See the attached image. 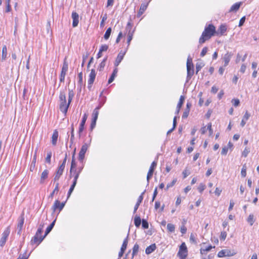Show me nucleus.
I'll list each match as a JSON object with an SVG mask.
<instances>
[{
  "mask_svg": "<svg viewBox=\"0 0 259 259\" xmlns=\"http://www.w3.org/2000/svg\"><path fill=\"white\" fill-rule=\"evenodd\" d=\"M216 32L215 27L212 24L205 26L201 37L199 38V44L204 43L205 41L209 39L212 36L214 35Z\"/></svg>",
  "mask_w": 259,
  "mask_h": 259,
  "instance_id": "f257e3e1",
  "label": "nucleus"
},
{
  "mask_svg": "<svg viewBox=\"0 0 259 259\" xmlns=\"http://www.w3.org/2000/svg\"><path fill=\"white\" fill-rule=\"evenodd\" d=\"M43 229L41 227H39L35 234V235L32 237L31 240V244H36L37 245L39 244L44 239V238L46 237L45 234L44 236H41V234L42 233Z\"/></svg>",
  "mask_w": 259,
  "mask_h": 259,
  "instance_id": "f03ea898",
  "label": "nucleus"
},
{
  "mask_svg": "<svg viewBox=\"0 0 259 259\" xmlns=\"http://www.w3.org/2000/svg\"><path fill=\"white\" fill-rule=\"evenodd\" d=\"M188 255V249L185 242H183L180 246L177 256L180 259H185Z\"/></svg>",
  "mask_w": 259,
  "mask_h": 259,
  "instance_id": "7ed1b4c3",
  "label": "nucleus"
},
{
  "mask_svg": "<svg viewBox=\"0 0 259 259\" xmlns=\"http://www.w3.org/2000/svg\"><path fill=\"white\" fill-rule=\"evenodd\" d=\"M157 165V162L154 161L152 162L147 176V185H149V181L152 178L154 169Z\"/></svg>",
  "mask_w": 259,
  "mask_h": 259,
  "instance_id": "20e7f679",
  "label": "nucleus"
},
{
  "mask_svg": "<svg viewBox=\"0 0 259 259\" xmlns=\"http://www.w3.org/2000/svg\"><path fill=\"white\" fill-rule=\"evenodd\" d=\"M66 202V201L60 202V201L58 200H55L54 205L52 206V207L53 211L54 212L57 209H59V211H61L63 209L65 205Z\"/></svg>",
  "mask_w": 259,
  "mask_h": 259,
  "instance_id": "39448f33",
  "label": "nucleus"
},
{
  "mask_svg": "<svg viewBox=\"0 0 259 259\" xmlns=\"http://www.w3.org/2000/svg\"><path fill=\"white\" fill-rule=\"evenodd\" d=\"M71 103H69V101H68V103H67L66 101L60 102L59 104V109L60 110L64 113L65 115L66 114L68 109L70 106Z\"/></svg>",
  "mask_w": 259,
  "mask_h": 259,
  "instance_id": "423d86ee",
  "label": "nucleus"
},
{
  "mask_svg": "<svg viewBox=\"0 0 259 259\" xmlns=\"http://www.w3.org/2000/svg\"><path fill=\"white\" fill-rule=\"evenodd\" d=\"M88 145L87 143H84L82 146L81 149L79 152L78 160L80 162H82L84 158L85 154L88 148Z\"/></svg>",
  "mask_w": 259,
  "mask_h": 259,
  "instance_id": "0eeeda50",
  "label": "nucleus"
},
{
  "mask_svg": "<svg viewBox=\"0 0 259 259\" xmlns=\"http://www.w3.org/2000/svg\"><path fill=\"white\" fill-rule=\"evenodd\" d=\"M68 63L65 61L64 62L61 71V74L60 75V81L61 82H64L65 80V76L66 75V72L68 70Z\"/></svg>",
  "mask_w": 259,
  "mask_h": 259,
  "instance_id": "6e6552de",
  "label": "nucleus"
},
{
  "mask_svg": "<svg viewBox=\"0 0 259 259\" xmlns=\"http://www.w3.org/2000/svg\"><path fill=\"white\" fill-rule=\"evenodd\" d=\"M87 118H88L87 114L84 113L83 115L81 122L79 124V130H78V137L79 138L81 137V134L82 132L84 130V125H85V123L87 121Z\"/></svg>",
  "mask_w": 259,
  "mask_h": 259,
  "instance_id": "1a4fd4ad",
  "label": "nucleus"
},
{
  "mask_svg": "<svg viewBox=\"0 0 259 259\" xmlns=\"http://www.w3.org/2000/svg\"><path fill=\"white\" fill-rule=\"evenodd\" d=\"M10 234V231L8 229L5 230L2 234V236L0 239V246L3 247L8 239V237Z\"/></svg>",
  "mask_w": 259,
  "mask_h": 259,
  "instance_id": "9d476101",
  "label": "nucleus"
},
{
  "mask_svg": "<svg viewBox=\"0 0 259 259\" xmlns=\"http://www.w3.org/2000/svg\"><path fill=\"white\" fill-rule=\"evenodd\" d=\"M64 170V168H63L62 166H59L57 170L56 171V172L55 173V177H54V178L53 180L54 182L58 181L59 180L60 177L63 174Z\"/></svg>",
  "mask_w": 259,
  "mask_h": 259,
  "instance_id": "9b49d317",
  "label": "nucleus"
},
{
  "mask_svg": "<svg viewBox=\"0 0 259 259\" xmlns=\"http://www.w3.org/2000/svg\"><path fill=\"white\" fill-rule=\"evenodd\" d=\"M187 81H188L190 80L192 76L194 74V65L193 64L188 65L187 66Z\"/></svg>",
  "mask_w": 259,
  "mask_h": 259,
  "instance_id": "f8f14e48",
  "label": "nucleus"
},
{
  "mask_svg": "<svg viewBox=\"0 0 259 259\" xmlns=\"http://www.w3.org/2000/svg\"><path fill=\"white\" fill-rule=\"evenodd\" d=\"M71 17L73 20L72 27H76L78 25L79 22V15L76 12L73 11L72 13Z\"/></svg>",
  "mask_w": 259,
  "mask_h": 259,
  "instance_id": "ddd939ff",
  "label": "nucleus"
},
{
  "mask_svg": "<svg viewBox=\"0 0 259 259\" xmlns=\"http://www.w3.org/2000/svg\"><path fill=\"white\" fill-rule=\"evenodd\" d=\"M126 51L122 53L121 51L119 52V53L118 54L116 60L114 62V66L115 67H117L120 63L121 62V61L123 60L124 56L125 54Z\"/></svg>",
  "mask_w": 259,
  "mask_h": 259,
  "instance_id": "4468645a",
  "label": "nucleus"
},
{
  "mask_svg": "<svg viewBox=\"0 0 259 259\" xmlns=\"http://www.w3.org/2000/svg\"><path fill=\"white\" fill-rule=\"evenodd\" d=\"M232 56V54H231V53L228 52L224 55L223 58V61L224 62V67H226L229 64V63L230 61Z\"/></svg>",
  "mask_w": 259,
  "mask_h": 259,
  "instance_id": "2eb2a0df",
  "label": "nucleus"
},
{
  "mask_svg": "<svg viewBox=\"0 0 259 259\" xmlns=\"http://www.w3.org/2000/svg\"><path fill=\"white\" fill-rule=\"evenodd\" d=\"M146 192V190H144V192H143L139 196L138 201L136 203V204L135 205L134 209V213H136V211L138 209L139 205H140L141 203L142 202L143 199V195L144 194L145 192Z\"/></svg>",
  "mask_w": 259,
  "mask_h": 259,
  "instance_id": "dca6fc26",
  "label": "nucleus"
},
{
  "mask_svg": "<svg viewBox=\"0 0 259 259\" xmlns=\"http://www.w3.org/2000/svg\"><path fill=\"white\" fill-rule=\"evenodd\" d=\"M78 81L77 84V90L79 93L81 92L82 85H83L82 72H80L78 74Z\"/></svg>",
  "mask_w": 259,
  "mask_h": 259,
  "instance_id": "f3484780",
  "label": "nucleus"
},
{
  "mask_svg": "<svg viewBox=\"0 0 259 259\" xmlns=\"http://www.w3.org/2000/svg\"><path fill=\"white\" fill-rule=\"evenodd\" d=\"M227 30V26L226 25L222 24L220 25L218 30L217 31L216 34L223 35Z\"/></svg>",
  "mask_w": 259,
  "mask_h": 259,
  "instance_id": "a211bd4d",
  "label": "nucleus"
},
{
  "mask_svg": "<svg viewBox=\"0 0 259 259\" xmlns=\"http://www.w3.org/2000/svg\"><path fill=\"white\" fill-rule=\"evenodd\" d=\"M148 5V3L147 4L143 3L141 4L140 10L137 14V17H140L147 9Z\"/></svg>",
  "mask_w": 259,
  "mask_h": 259,
  "instance_id": "6ab92c4d",
  "label": "nucleus"
},
{
  "mask_svg": "<svg viewBox=\"0 0 259 259\" xmlns=\"http://www.w3.org/2000/svg\"><path fill=\"white\" fill-rule=\"evenodd\" d=\"M58 138V132L57 130L54 131L52 136V144L53 145L55 146L57 144V142Z\"/></svg>",
  "mask_w": 259,
  "mask_h": 259,
  "instance_id": "aec40b11",
  "label": "nucleus"
},
{
  "mask_svg": "<svg viewBox=\"0 0 259 259\" xmlns=\"http://www.w3.org/2000/svg\"><path fill=\"white\" fill-rule=\"evenodd\" d=\"M19 222L18 224L17 228H20V230H22L24 222V214L23 212L19 218Z\"/></svg>",
  "mask_w": 259,
  "mask_h": 259,
  "instance_id": "412c9836",
  "label": "nucleus"
},
{
  "mask_svg": "<svg viewBox=\"0 0 259 259\" xmlns=\"http://www.w3.org/2000/svg\"><path fill=\"white\" fill-rule=\"evenodd\" d=\"M49 170L48 169L44 170L41 175L40 183L43 184L46 179L48 178Z\"/></svg>",
  "mask_w": 259,
  "mask_h": 259,
  "instance_id": "4be33fe9",
  "label": "nucleus"
},
{
  "mask_svg": "<svg viewBox=\"0 0 259 259\" xmlns=\"http://www.w3.org/2000/svg\"><path fill=\"white\" fill-rule=\"evenodd\" d=\"M156 248L155 244H152L148 246L145 250V252L147 254H149L153 252Z\"/></svg>",
  "mask_w": 259,
  "mask_h": 259,
  "instance_id": "5701e85b",
  "label": "nucleus"
},
{
  "mask_svg": "<svg viewBox=\"0 0 259 259\" xmlns=\"http://www.w3.org/2000/svg\"><path fill=\"white\" fill-rule=\"evenodd\" d=\"M96 76V72L94 69H92L91 70V72L89 75V82L91 83V82H94Z\"/></svg>",
  "mask_w": 259,
  "mask_h": 259,
  "instance_id": "b1692460",
  "label": "nucleus"
},
{
  "mask_svg": "<svg viewBox=\"0 0 259 259\" xmlns=\"http://www.w3.org/2000/svg\"><path fill=\"white\" fill-rule=\"evenodd\" d=\"M230 251L227 249H223L219 252L218 256L219 257H222L225 256H229L230 254Z\"/></svg>",
  "mask_w": 259,
  "mask_h": 259,
  "instance_id": "393cba45",
  "label": "nucleus"
},
{
  "mask_svg": "<svg viewBox=\"0 0 259 259\" xmlns=\"http://www.w3.org/2000/svg\"><path fill=\"white\" fill-rule=\"evenodd\" d=\"M117 72H118V69L116 67H115V68H114V69L113 70L112 74L111 75L110 77H109V78L108 79V84H110L113 81V80L115 79V77L116 76Z\"/></svg>",
  "mask_w": 259,
  "mask_h": 259,
  "instance_id": "a878e982",
  "label": "nucleus"
},
{
  "mask_svg": "<svg viewBox=\"0 0 259 259\" xmlns=\"http://www.w3.org/2000/svg\"><path fill=\"white\" fill-rule=\"evenodd\" d=\"M250 115L248 113L247 111H246L244 115L243 118L241 120V122L240 123V125L242 127H243L245 124H246V121L248 119L249 117H250Z\"/></svg>",
  "mask_w": 259,
  "mask_h": 259,
  "instance_id": "bb28decb",
  "label": "nucleus"
},
{
  "mask_svg": "<svg viewBox=\"0 0 259 259\" xmlns=\"http://www.w3.org/2000/svg\"><path fill=\"white\" fill-rule=\"evenodd\" d=\"M241 5V3H236L234 4L232 6L230 9L229 10V12H236L237 11L239 8L240 7V6Z\"/></svg>",
  "mask_w": 259,
  "mask_h": 259,
  "instance_id": "cd10ccee",
  "label": "nucleus"
},
{
  "mask_svg": "<svg viewBox=\"0 0 259 259\" xmlns=\"http://www.w3.org/2000/svg\"><path fill=\"white\" fill-rule=\"evenodd\" d=\"M83 168V166H81L80 167H78L77 168L74 169L72 174L73 177H75L76 176H77V178H79V175L81 173V171L82 170Z\"/></svg>",
  "mask_w": 259,
  "mask_h": 259,
  "instance_id": "c85d7f7f",
  "label": "nucleus"
},
{
  "mask_svg": "<svg viewBox=\"0 0 259 259\" xmlns=\"http://www.w3.org/2000/svg\"><path fill=\"white\" fill-rule=\"evenodd\" d=\"M142 222V220L139 215H136L134 218V224L137 228H139Z\"/></svg>",
  "mask_w": 259,
  "mask_h": 259,
  "instance_id": "c756f323",
  "label": "nucleus"
},
{
  "mask_svg": "<svg viewBox=\"0 0 259 259\" xmlns=\"http://www.w3.org/2000/svg\"><path fill=\"white\" fill-rule=\"evenodd\" d=\"M56 222V220L53 221L51 224L47 227L45 231V236H47L54 228Z\"/></svg>",
  "mask_w": 259,
  "mask_h": 259,
  "instance_id": "7c9ffc66",
  "label": "nucleus"
},
{
  "mask_svg": "<svg viewBox=\"0 0 259 259\" xmlns=\"http://www.w3.org/2000/svg\"><path fill=\"white\" fill-rule=\"evenodd\" d=\"M128 233L127 234L126 237L124 239L120 249H121L124 251H125L127 246V244H128Z\"/></svg>",
  "mask_w": 259,
  "mask_h": 259,
  "instance_id": "2f4dec72",
  "label": "nucleus"
},
{
  "mask_svg": "<svg viewBox=\"0 0 259 259\" xmlns=\"http://www.w3.org/2000/svg\"><path fill=\"white\" fill-rule=\"evenodd\" d=\"M125 29L127 33L131 32L132 34H134V30H132V24L131 23V19H130V20L128 22Z\"/></svg>",
  "mask_w": 259,
  "mask_h": 259,
  "instance_id": "473e14b6",
  "label": "nucleus"
},
{
  "mask_svg": "<svg viewBox=\"0 0 259 259\" xmlns=\"http://www.w3.org/2000/svg\"><path fill=\"white\" fill-rule=\"evenodd\" d=\"M7 49L6 46H4L2 49V60L4 61L7 58Z\"/></svg>",
  "mask_w": 259,
  "mask_h": 259,
  "instance_id": "72a5a7b5",
  "label": "nucleus"
},
{
  "mask_svg": "<svg viewBox=\"0 0 259 259\" xmlns=\"http://www.w3.org/2000/svg\"><path fill=\"white\" fill-rule=\"evenodd\" d=\"M59 190V184L58 182L56 183L55 188L53 190V192L50 194L49 197L53 198L55 192H58Z\"/></svg>",
  "mask_w": 259,
  "mask_h": 259,
  "instance_id": "f704fd0d",
  "label": "nucleus"
},
{
  "mask_svg": "<svg viewBox=\"0 0 259 259\" xmlns=\"http://www.w3.org/2000/svg\"><path fill=\"white\" fill-rule=\"evenodd\" d=\"M139 245L137 243H136L133 248L132 258H133L134 257V256L137 254V253L139 251Z\"/></svg>",
  "mask_w": 259,
  "mask_h": 259,
  "instance_id": "c9c22d12",
  "label": "nucleus"
},
{
  "mask_svg": "<svg viewBox=\"0 0 259 259\" xmlns=\"http://www.w3.org/2000/svg\"><path fill=\"white\" fill-rule=\"evenodd\" d=\"M111 31H112V29L111 27H109L106 30L105 33L104 34V38H105V39L107 40L109 39V38L111 35Z\"/></svg>",
  "mask_w": 259,
  "mask_h": 259,
  "instance_id": "e433bc0d",
  "label": "nucleus"
},
{
  "mask_svg": "<svg viewBox=\"0 0 259 259\" xmlns=\"http://www.w3.org/2000/svg\"><path fill=\"white\" fill-rule=\"evenodd\" d=\"M184 100H185V97L182 95L181 96L180 99H179V101L177 106V108H181V107L184 103Z\"/></svg>",
  "mask_w": 259,
  "mask_h": 259,
  "instance_id": "4c0bfd02",
  "label": "nucleus"
},
{
  "mask_svg": "<svg viewBox=\"0 0 259 259\" xmlns=\"http://www.w3.org/2000/svg\"><path fill=\"white\" fill-rule=\"evenodd\" d=\"M66 99V94L64 91H60L59 95V101H65Z\"/></svg>",
  "mask_w": 259,
  "mask_h": 259,
  "instance_id": "58836bf2",
  "label": "nucleus"
},
{
  "mask_svg": "<svg viewBox=\"0 0 259 259\" xmlns=\"http://www.w3.org/2000/svg\"><path fill=\"white\" fill-rule=\"evenodd\" d=\"M142 227L144 229H147L149 228V223L146 219L142 220Z\"/></svg>",
  "mask_w": 259,
  "mask_h": 259,
  "instance_id": "ea45409f",
  "label": "nucleus"
},
{
  "mask_svg": "<svg viewBox=\"0 0 259 259\" xmlns=\"http://www.w3.org/2000/svg\"><path fill=\"white\" fill-rule=\"evenodd\" d=\"M74 96V92L72 90L69 89L68 99L69 103H71Z\"/></svg>",
  "mask_w": 259,
  "mask_h": 259,
  "instance_id": "a19ab883",
  "label": "nucleus"
},
{
  "mask_svg": "<svg viewBox=\"0 0 259 259\" xmlns=\"http://www.w3.org/2000/svg\"><path fill=\"white\" fill-rule=\"evenodd\" d=\"M167 229L168 230V231L169 232L174 233L175 232V226L174 225H173L172 224L168 223L167 225Z\"/></svg>",
  "mask_w": 259,
  "mask_h": 259,
  "instance_id": "79ce46f5",
  "label": "nucleus"
},
{
  "mask_svg": "<svg viewBox=\"0 0 259 259\" xmlns=\"http://www.w3.org/2000/svg\"><path fill=\"white\" fill-rule=\"evenodd\" d=\"M247 222L250 224V226H252L254 222V216L252 214H250L247 219Z\"/></svg>",
  "mask_w": 259,
  "mask_h": 259,
  "instance_id": "37998d69",
  "label": "nucleus"
},
{
  "mask_svg": "<svg viewBox=\"0 0 259 259\" xmlns=\"http://www.w3.org/2000/svg\"><path fill=\"white\" fill-rule=\"evenodd\" d=\"M36 161V155H33V159L31 163L30 169L31 171H33V169L35 166V163Z\"/></svg>",
  "mask_w": 259,
  "mask_h": 259,
  "instance_id": "c03bdc74",
  "label": "nucleus"
},
{
  "mask_svg": "<svg viewBox=\"0 0 259 259\" xmlns=\"http://www.w3.org/2000/svg\"><path fill=\"white\" fill-rule=\"evenodd\" d=\"M76 163L75 161H71V166L70 169V175H72V174L74 170V169H76Z\"/></svg>",
  "mask_w": 259,
  "mask_h": 259,
  "instance_id": "a18cd8bd",
  "label": "nucleus"
},
{
  "mask_svg": "<svg viewBox=\"0 0 259 259\" xmlns=\"http://www.w3.org/2000/svg\"><path fill=\"white\" fill-rule=\"evenodd\" d=\"M6 12H9L11 11V7L10 5V0H6Z\"/></svg>",
  "mask_w": 259,
  "mask_h": 259,
  "instance_id": "49530a36",
  "label": "nucleus"
},
{
  "mask_svg": "<svg viewBox=\"0 0 259 259\" xmlns=\"http://www.w3.org/2000/svg\"><path fill=\"white\" fill-rule=\"evenodd\" d=\"M204 66V64L203 63H197L196 65V73L197 74L198 72L201 70V69Z\"/></svg>",
  "mask_w": 259,
  "mask_h": 259,
  "instance_id": "de8ad7c7",
  "label": "nucleus"
},
{
  "mask_svg": "<svg viewBox=\"0 0 259 259\" xmlns=\"http://www.w3.org/2000/svg\"><path fill=\"white\" fill-rule=\"evenodd\" d=\"M52 157V152H48L47 157L45 159L46 162L49 164L51 163V158Z\"/></svg>",
  "mask_w": 259,
  "mask_h": 259,
  "instance_id": "09e8293b",
  "label": "nucleus"
},
{
  "mask_svg": "<svg viewBox=\"0 0 259 259\" xmlns=\"http://www.w3.org/2000/svg\"><path fill=\"white\" fill-rule=\"evenodd\" d=\"M133 34H132L131 32L128 33L127 40V48L129 47V46L130 45V42L133 39Z\"/></svg>",
  "mask_w": 259,
  "mask_h": 259,
  "instance_id": "8fccbe9b",
  "label": "nucleus"
},
{
  "mask_svg": "<svg viewBox=\"0 0 259 259\" xmlns=\"http://www.w3.org/2000/svg\"><path fill=\"white\" fill-rule=\"evenodd\" d=\"M75 187V186L74 185H71V186L68 190V193H67V199H68L69 198V197L70 196L71 193H72V192L73 191V190L74 189Z\"/></svg>",
  "mask_w": 259,
  "mask_h": 259,
  "instance_id": "3c124183",
  "label": "nucleus"
},
{
  "mask_svg": "<svg viewBox=\"0 0 259 259\" xmlns=\"http://www.w3.org/2000/svg\"><path fill=\"white\" fill-rule=\"evenodd\" d=\"M241 175L242 177H245L246 176V166L244 165L242 168Z\"/></svg>",
  "mask_w": 259,
  "mask_h": 259,
  "instance_id": "603ef678",
  "label": "nucleus"
},
{
  "mask_svg": "<svg viewBox=\"0 0 259 259\" xmlns=\"http://www.w3.org/2000/svg\"><path fill=\"white\" fill-rule=\"evenodd\" d=\"M205 185L202 183L200 184L199 186L198 187V190L200 193H202L204 189H205Z\"/></svg>",
  "mask_w": 259,
  "mask_h": 259,
  "instance_id": "864d4df0",
  "label": "nucleus"
},
{
  "mask_svg": "<svg viewBox=\"0 0 259 259\" xmlns=\"http://www.w3.org/2000/svg\"><path fill=\"white\" fill-rule=\"evenodd\" d=\"M190 241L191 243H193L195 244H196L197 243L196 239L192 233H191L190 236Z\"/></svg>",
  "mask_w": 259,
  "mask_h": 259,
  "instance_id": "5fc2aeb1",
  "label": "nucleus"
},
{
  "mask_svg": "<svg viewBox=\"0 0 259 259\" xmlns=\"http://www.w3.org/2000/svg\"><path fill=\"white\" fill-rule=\"evenodd\" d=\"M99 115V111L97 110H94L93 113V118L92 119L97 120L98 117Z\"/></svg>",
  "mask_w": 259,
  "mask_h": 259,
  "instance_id": "6e6d98bb",
  "label": "nucleus"
},
{
  "mask_svg": "<svg viewBox=\"0 0 259 259\" xmlns=\"http://www.w3.org/2000/svg\"><path fill=\"white\" fill-rule=\"evenodd\" d=\"M108 49V46L107 45H103L101 46L99 50L100 52H105Z\"/></svg>",
  "mask_w": 259,
  "mask_h": 259,
  "instance_id": "4d7b16f0",
  "label": "nucleus"
},
{
  "mask_svg": "<svg viewBox=\"0 0 259 259\" xmlns=\"http://www.w3.org/2000/svg\"><path fill=\"white\" fill-rule=\"evenodd\" d=\"M177 180H174L171 182L168 183L166 185V190H168L169 188L172 187L176 183Z\"/></svg>",
  "mask_w": 259,
  "mask_h": 259,
  "instance_id": "13d9d810",
  "label": "nucleus"
},
{
  "mask_svg": "<svg viewBox=\"0 0 259 259\" xmlns=\"http://www.w3.org/2000/svg\"><path fill=\"white\" fill-rule=\"evenodd\" d=\"M96 122H97V120L92 119L91 123L90 125V130L91 131H93V129L95 127L96 125Z\"/></svg>",
  "mask_w": 259,
  "mask_h": 259,
  "instance_id": "bf43d9fd",
  "label": "nucleus"
},
{
  "mask_svg": "<svg viewBox=\"0 0 259 259\" xmlns=\"http://www.w3.org/2000/svg\"><path fill=\"white\" fill-rule=\"evenodd\" d=\"M107 14H105L104 16L102 17V21L100 23V27H103L104 26V22L107 20Z\"/></svg>",
  "mask_w": 259,
  "mask_h": 259,
  "instance_id": "052dcab7",
  "label": "nucleus"
},
{
  "mask_svg": "<svg viewBox=\"0 0 259 259\" xmlns=\"http://www.w3.org/2000/svg\"><path fill=\"white\" fill-rule=\"evenodd\" d=\"M227 233L225 231L222 232L220 236L221 240H225L227 237Z\"/></svg>",
  "mask_w": 259,
  "mask_h": 259,
  "instance_id": "680f3d73",
  "label": "nucleus"
},
{
  "mask_svg": "<svg viewBox=\"0 0 259 259\" xmlns=\"http://www.w3.org/2000/svg\"><path fill=\"white\" fill-rule=\"evenodd\" d=\"M207 51H208V48L206 47H204L200 53V56L202 57H204L206 55Z\"/></svg>",
  "mask_w": 259,
  "mask_h": 259,
  "instance_id": "e2e57ef3",
  "label": "nucleus"
},
{
  "mask_svg": "<svg viewBox=\"0 0 259 259\" xmlns=\"http://www.w3.org/2000/svg\"><path fill=\"white\" fill-rule=\"evenodd\" d=\"M207 126V129L209 131V136L212 135V134H213V130H212V129L211 128V123L210 122L208 123Z\"/></svg>",
  "mask_w": 259,
  "mask_h": 259,
  "instance_id": "0e129e2a",
  "label": "nucleus"
},
{
  "mask_svg": "<svg viewBox=\"0 0 259 259\" xmlns=\"http://www.w3.org/2000/svg\"><path fill=\"white\" fill-rule=\"evenodd\" d=\"M190 111L188 110L185 109L184 112H183V115H182V118L185 119L188 117Z\"/></svg>",
  "mask_w": 259,
  "mask_h": 259,
  "instance_id": "69168bd1",
  "label": "nucleus"
},
{
  "mask_svg": "<svg viewBox=\"0 0 259 259\" xmlns=\"http://www.w3.org/2000/svg\"><path fill=\"white\" fill-rule=\"evenodd\" d=\"M228 151V147H227V146H224L222 148V150L221 151V154L226 155L227 154Z\"/></svg>",
  "mask_w": 259,
  "mask_h": 259,
  "instance_id": "338daca9",
  "label": "nucleus"
},
{
  "mask_svg": "<svg viewBox=\"0 0 259 259\" xmlns=\"http://www.w3.org/2000/svg\"><path fill=\"white\" fill-rule=\"evenodd\" d=\"M180 231L182 233V234H186V232H187V228L186 227H185V226L184 225H182L181 226V228H180Z\"/></svg>",
  "mask_w": 259,
  "mask_h": 259,
  "instance_id": "774afa93",
  "label": "nucleus"
}]
</instances>
